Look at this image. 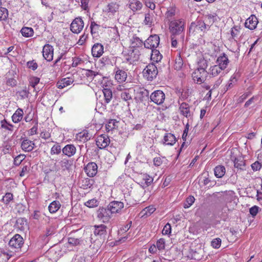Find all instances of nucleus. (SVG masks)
<instances>
[{
    "instance_id": "nucleus-24",
    "label": "nucleus",
    "mask_w": 262,
    "mask_h": 262,
    "mask_svg": "<svg viewBox=\"0 0 262 262\" xmlns=\"http://www.w3.org/2000/svg\"><path fill=\"white\" fill-rule=\"evenodd\" d=\"M203 250L201 248L198 249H190L189 251V254L188 256L191 259L199 260L202 258Z\"/></svg>"
},
{
    "instance_id": "nucleus-63",
    "label": "nucleus",
    "mask_w": 262,
    "mask_h": 262,
    "mask_svg": "<svg viewBox=\"0 0 262 262\" xmlns=\"http://www.w3.org/2000/svg\"><path fill=\"white\" fill-rule=\"evenodd\" d=\"M251 166L253 171H258L261 169L262 165L258 161H256L252 164Z\"/></svg>"
},
{
    "instance_id": "nucleus-48",
    "label": "nucleus",
    "mask_w": 262,
    "mask_h": 262,
    "mask_svg": "<svg viewBox=\"0 0 262 262\" xmlns=\"http://www.w3.org/2000/svg\"><path fill=\"white\" fill-rule=\"evenodd\" d=\"M240 27L236 26L233 27L231 30V35L232 38L234 40H236V38H237L239 34Z\"/></svg>"
},
{
    "instance_id": "nucleus-30",
    "label": "nucleus",
    "mask_w": 262,
    "mask_h": 262,
    "mask_svg": "<svg viewBox=\"0 0 262 262\" xmlns=\"http://www.w3.org/2000/svg\"><path fill=\"white\" fill-rule=\"evenodd\" d=\"M23 110L20 108H17L12 116L13 122L15 123L20 122L23 118Z\"/></svg>"
},
{
    "instance_id": "nucleus-21",
    "label": "nucleus",
    "mask_w": 262,
    "mask_h": 262,
    "mask_svg": "<svg viewBox=\"0 0 262 262\" xmlns=\"http://www.w3.org/2000/svg\"><path fill=\"white\" fill-rule=\"evenodd\" d=\"M76 151V148L73 144H68L62 149L63 154L68 157H71L74 156L75 154Z\"/></svg>"
},
{
    "instance_id": "nucleus-50",
    "label": "nucleus",
    "mask_w": 262,
    "mask_h": 262,
    "mask_svg": "<svg viewBox=\"0 0 262 262\" xmlns=\"http://www.w3.org/2000/svg\"><path fill=\"white\" fill-rule=\"evenodd\" d=\"M61 151V146L58 144H54L51 149L50 154L52 155H59Z\"/></svg>"
},
{
    "instance_id": "nucleus-55",
    "label": "nucleus",
    "mask_w": 262,
    "mask_h": 262,
    "mask_svg": "<svg viewBox=\"0 0 262 262\" xmlns=\"http://www.w3.org/2000/svg\"><path fill=\"white\" fill-rule=\"evenodd\" d=\"M222 240L220 238L213 239L211 242V246L215 249H219L221 245Z\"/></svg>"
},
{
    "instance_id": "nucleus-39",
    "label": "nucleus",
    "mask_w": 262,
    "mask_h": 262,
    "mask_svg": "<svg viewBox=\"0 0 262 262\" xmlns=\"http://www.w3.org/2000/svg\"><path fill=\"white\" fill-rule=\"evenodd\" d=\"M118 122L115 119H110L106 124V130L107 132L112 130L117 127Z\"/></svg>"
},
{
    "instance_id": "nucleus-60",
    "label": "nucleus",
    "mask_w": 262,
    "mask_h": 262,
    "mask_svg": "<svg viewBox=\"0 0 262 262\" xmlns=\"http://www.w3.org/2000/svg\"><path fill=\"white\" fill-rule=\"evenodd\" d=\"M27 66L28 68L31 69L33 71L36 70L38 67L37 63L34 60L29 61L27 62Z\"/></svg>"
},
{
    "instance_id": "nucleus-44",
    "label": "nucleus",
    "mask_w": 262,
    "mask_h": 262,
    "mask_svg": "<svg viewBox=\"0 0 262 262\" xmlns=\"http://www.w3.org/2000/svg\"><path fill=\"white\" fill-rule=\"evenodd\" d=\"M13 200V195L10 192H7L3 196L1 201L5 205H8Z\"/></svg>"
},
{
    "instance_id": "nucleus-10",
    "label": "nucleus",
    "mask_w": 262,
    "mask_h": 262,
    "mask_svg": "<svg viewBox=\"0 0 262 262\" xmlns=\"http://www.w3.org/2000/svg\"><path fill=\"white\" fill-rule=\"evenodd\" d=\"M150 99L155 103L160 105L164 102L165 95L162 91L157 90L151 94Z\"/></svg>"
},
{
    "instance_id": "nucleus-43",
    "label": "nucleus",
    "mask_w": 262,
    "mask_h": 262,
    "mask_svg": "<svg viewBox=\"0 0 262 262\" xmlns=\"http://www.w3.org/2000/svg\"><path fill=\"white\" fill-rule=\"evenodd\" d=\"M216 19V14H208L205 16L204 21L208 24H209V27L211 25Z\"/></svg>"
},
{
    "instance_id": "nucleus-26",
    "label": "nucleus",
    "mask_w": 262,
    "mask_h": 262,
    "mask_svg": "<svg viewBox=\"0 0 262 262\" xmlns=\"http://www.w3.org/2000/svg\"><path fill=\"white\" fill-rule=\"evenodd\" d=\"M103 53V47L100 43L95 44L92 48V54L94 57H99Z\"/></svg>"
},
{
    "instance_id": "nucleus-7",
    "label": "nucleus",
    "mask_w": 262,
    "mask_h": 262,
    "mask_svg": "<svg viewBox=\"0 0 262 262\" xmlns=\"http://www.w3.org/2000/svg\"><path fill=\"white\" fill-rule=\"evenodd\" d=\"M160 42V38L157 35L150 36L144 42V47L149 49L157 48Z\"/></svg>"
},
{
    "instance_id": "nucleus-46",
    "label": "nucleus",
    "mask_w": 262,
    "mask_h": 262,
    "mask_svg": "<svg viewBox=\"0 0 262 262\" xmlns=\"http://www.w3.org/2000/svg\"><path fill=\"white\" fill-rule=\"evenodd\" d=\"M1 126L2 128L5 129L13 131L14 126L9 123H8L5 119L1 121Z\"/></svg>"
},
{
    "instance_id": "nucleus-45",
    "label": "nucleus",
    "mask_w": 262,
    "mask_h": 262,
    "mask_svg": "<svg viewBox=\"0 0 262 262\" xmlns=\"http://www.w3.org/2000/svg\"><path fill=\"white\" fill-rule=\"evenodd\" d=\"M99 202L96 199L89 200L84 203V205L89 208L96 207L99 205Z\"/></svg>"
},
{
    "instance_id": "nucleus-13",
    "label": "nucleus",
    "mask_w": 262,
    "mask_h": 262,
    "mask_svg": "<svg viewBox=\"0 0 262 262\" xmlns=\"http://www.w3.org/2000/svg\"><path fill=\"white\" fill-rule=\"evenodd\" d=\"M179 110L180 114L187 118H191L193 116L189 104L186 102H182L180 104Z\"/></svg>"
},
{
    "instance_id": "nucleus-36",
    "label": "nucleus",
    "mask_w": 262,
    "mask_h": 262,
    "mask_svg": "<svg viewBox=\"0 0 262 262\" xmlns=\"http://www.w3.org/2000/svg\"><path fill=\"white\" fill-rule=\"evenodd\" d=\"M142 180L140 183L143 187L148 186L153 181L151 177L146 174L142 176Z\"/></svg>"
},
{
    "instance_id": "nucleus-54",
    "label": "nucleus",
    "mask_w": 262,
    "mask_h": 262,
    "mask_svg": "<svg viewBox=\"0 0 262 262\" xmlns=\"http://www.w3.org/2000/svg\"><path fill=\"white\" fill-rule=\"evenodd\" d=\"M195 199L193 196H188L186 200V203L184 204V207L185 208H189L194 202Z\"/></svg>"
},
{
    "instance_id": "nucleus-29",
    "label": "nucleus",
    "mask_w": 262,
    "mask_h": 262,
    "mask_svg": "<svg viewBox=\"0 0 262 262\" xmlns=\"http://www.w3.org/2000/svg\"><path fill=\"white\" fill-rule=\"evenodd\" d=\"M72 164L73 162L72 160L66 158L63 159L59 162L60 168L62 171L70 170L72 165Z\"/></svg>"
},
{
    "instance_id": "nucleus-14",
    "label": "nucleus",
    "mask_w": 262,
    "mask_h": 262,
    "mask_svg": "<svg viewBox=\"0 0 262 262\" xmlns=\"http://www.w3.org/2000/svg\"><path fill=\"white\" fill-rule=\"evenodd\" d=\"M120 7V5L117 2H112L107 5L104 12L108 15H115L119 12Z\"/></svg>"
},
{
    "instance_id": "nucleus-47",
    "label": "nucleus",
    "mask_w": 262,
    "mask_h": 262,
    "mask_svg": "<svg viewBox=\"0 0 262 262\" xmlns=\"http://www.w3.org/2000/svg\"><path fill=\"white\" fill-rule=\"evenodd\" d=\"M8 11L4 7L0 8V20H6L8 17Z\"/></svg>"
},
{
    "instance_id": "nucleus-33",
    "label": "nucleus",
    "mask_w": 262,
    "mask_h": 262,
    "mask_svg": "<svg viewBox=\"0 0 262 262\" xmlns=\"http://www.w3.org/2000/svg\"><path fill=\"white\" fill-rule=\"evenodd\" d=\"M214 172L216 177L221 178L225 175L226 169L223 165H218L214 168Z\"/></svg>"
},
{
    "instance_id": "nucleus-59",
    "label": "nucleus",
    "mask_w": 262,
    "mask_h": 262,
    "mask_svg": "<svg viewBox=\"0 0 262 262\" xmlns=\"http://www.w3.org/2000/svg\"><path fill=\"white\" fill-rule=\"evenodd\" d=\"M19 95L21 99H25L29 97V90L25 88L24 89L18 92Z\"/></svg>"
},
{
    "instance_id": "nucleus-3",
    "label": "nucleus",
    "mask_w": 262,
    "mask_h": 262,
    "mask_svg": "<svg viewBox=\"0 0 262 262\" xmlns=\"http://www.w3.org/2000/svg\"><path fill=\"white\" fill-rule=\"evenodd\" d=\"M144 77L148 80L151 81L156 78L158 74V69L154 63H149L146 66L143 71Z\"/></svg>"
},
{
    "instance_id": "nucleus-40",
    "label": "nucleus",
    "mask_w": 262,
    "mask_h": 262,
    "mask_svg": "<svg viewBox=\"0 0 262 262\" xmlns=\"http://www.w3.org/2000/svg\"><path fill=\"white\" fill-rule=\"evenodd\" d=\"M103 93L104 96L105 102L108 103L112 98V92L110 89L104 88Z\"/></svg>"
},
{
    "instance_id": "nucleus-31",
    "label": "nucleus",
    "mask_w": 262,
    "mask_h": 262,
    "mask_svg": "<svg viewBox=\"0 0 262 262\" xmlns=\"http://www.w3.org/2000/svg\"><path fill=\"white\" fill-rule=\"evenodd\" d=\"M16 226L21 231H25L28 228V222L26 219L19 217L17 219Z\"/></svg>"
},
{
    "instance_id": "nucleus-32",
    "label": "nucleus",
    "mask_w": 262,
    "mask_h": 262,
    "mask_svg": "<svg viewBox=\"0 0 262 262\" xmlns=\"http://www.w3.org/2000/svg\"><path fill=\"white\" fill-rule=\"evenodd\" d=\"M143 41L138 37H133L130 39V49H138V48L142 47Z\"/></svg>"
},
{
    "instance_id": "nucleus-19",
    "label": "nucleus",
    "mask_w": 262,
    "mask_h": 262,
    "mask_svg": "<svg viewBox=\"0 0 262 262\" xmlns=\"http://www.w3.org/2000/svg\"><path fill=\"white\" fill-rule=\"evenodd\" d=\"M229 60L227 55L223 53L222 55L220 56L216 59V65L219 67L222 68V69L224 71L228 65Z\"/></svg>"
},
{
    "instance_id": "nucleus-56",
    "label": "nucleus",
    "mask_w": 262,
    "mask_h": 262,
    "mask_svg": "<svg viewBox=\"0 0 262 262\" xmlns=\"http://www.w3.org/2000/svg\"><path fill=\"white\" fill-rule=\"evenodd\" d=\"M156 208L154 206H149L143 210V211L145 212L144 214L146 216H149L154 212Z\"/></svg>"
},
{
    "instance_id": "nucleus-9",
    "label": "nucleus",
    "mask_w": 262,
    "mask_h": 262,
    "mask_svg": "<svg viewBox=\"0 0 262 262\" xmlns=\"http://www.w3.org/2000/svg\"><path fill=\"white\" fill-rule=\"evenodd\" d=\"M94 235L97 237L98 239H104L107 235V227L103 224L99 225H95L93 226Z\"/></svg>"
},
{
    "instance_id": "nucleus-15",
    "label": "nucleus",
    "mask_w": 262,
    "mask_h": 262,
    "mask_svg": "<svg viewBox=\"0 0 262 262\" xmlns=\"http://www.w3.org/2000/svg\"><path fill=\"white\" fill-rule=\"evenodd\" d=\"M114 72L115 73V79L118 82L122 83L126 80L127 73L124 70L116 67L114 70Z\"/></svg>"
},
{
    "instance_id": "nucleus-34",
    "label": "nucleus",
    "mask_w": 262,
    "mask_h": 262,
    "mask_svg": "<svg viewBox=\"0 0 262 262\" xmlns=\"http://www.w3.org/2000/svg\"><path fill=\"white\" fill-rule=\"evenodd\" d=\"M61 207L60 202L58 201H54L49 205L48 207L50 213H54L57 212Z\"/></svg>"
},
{
    "instance_id": "nucleus-4",
    "label": "nucleus",
    "mask_w": 262,
    "mask_h": 262,
    "mask_svg": "<svg viewBox=\"0 0 262 262\" xmlns=\"http://www.w3.org/2000/svg\"><path fill=\"white\" fill-rule=\"evenodd\" d=\"M24 243L23 238L18 234L14 235L10 240L8 245L12 250H19Z\"/></svg>"
},
{
    "instance_id": "nucleus-1",
    "label": "nucleus",
    "mask_w": 262,
    "mask_h": 262,
    "mask_svg": "<svg viewBox=\"0 0 262 262\" xmlns=\"http://www.w3.org/2000/svg\"><path fill=\"white\" fill-rule=\"evenodd\" d=\"M185 28V21L183 19H178L171 20L169 23V31L172 35L180 36L184 37V30Z\"/></svg>"
},
{
    "instance_id": "nucleus-61",
    "label": "nucleus",
    "mask_w": 262,
    "mask_h": 262,
    "mask_svg": "<svg viewBox=\"0 0 262 262\" xmlns=\"http://www.w3.org/2000/svg\"><path fill=\"white\" fill-rule=\"evenodd\" d=\"M39 82V78L36 77H33L30 79V85L32 88H35L36 85Z\"/></svg>"
},
{
    "instance_id": "nucleus-18",
    "label": "nucleus",
    "mask_w": 262,
    "mask_h": 262,
    "mask_svg": "<svg viewBox=\"0 0 262 262\" xmlns=\"http://www.w3.org/2000/svg\"><path fill=\"white\" fill-rule=\"evenodd\" d=\"M98 167L94 162H90L84 168V171L90 177H93L97 173Z\"/></svg>"
},
{
    "instance_id": "nucleus-53",
    "label": "nucleus",
    "mask_w": 262,
    "mask_h": 262,
    "mask_svg": "<svg viewBox=\"0 0 262 262\" xmlns=\"http://www.w3.org/2000/svg\"><path fill=\"white\" fill-rule=\"evenodd\" d=\"M176 14V9L171 7L169 8L166 12L165 15L169 20L171 19Z\"/></svg>"
},
{
    "instance_id": "nucleus-52",
    "label": "nucleus",
    "mask_w": 262,
    "mask_h": 262,
    "mask_svg": "<svg viewBox=\"0 0 262 262\" xmlns=\"http://www.w3.org/2000/svg\"><path fill=\"white\" fill-rule=\"evenodd\" d=\"M235 167L243 169L245 167V162L242 159H235L234 162Z\"/></svg>"
},
{
    "instance_id": "nucleus-20",
    "label": "nucleus",
    "mask_w": 262,
    "mask_h": 262,
    "mask_svg": "<svg viewBox=\"0 0 262 262\" xmlns=\"http://www.w3.org/2000/svg\"><path fill=\"white\" fill-rule=\"evenodd\" d=\"M257 23L258 20L256 17L252 15L246 19L245 23V26L250 30H253L256 28Z\"/></svg>"
},
{
    "instance_id": "nucleus-51",
    "label": "nucleus",
    "mask_w": 262,
    "mask_h": 262,
    "mask_svg": "<svg viewBox=\"0 0 262 262\" xmlns=\"http://www.w3.org/2000/svg\"><path fill=\"white\" fill-rule=\"evenodd\" d=\"M25 158L26 156L24 154H20L17 156L14 159V164L16 166L19 165Z\"/></svg>"
},
{
    "instance_id": "nucleus-11",
    "label": "nucleus",
    "mask_w": 262,
    "mask_h": 262,
    "mask_svg": "<svg viewBox=\"0 0 262 262\" xmlns=\"http://www.w3.org/2000/svg\"><path fill=\"white\" fill-rule=\"evenodd\" d=\"M209 24H206L204 20L197 21L196 23H191L190 29H194V31L199 32L200 31L205 32L209 29Z\"/></svg>"
},
{
    "instance_id": "nucleus-23",
    "label": "nucleus",
    "mask_w": 262,
    "mask_h": 262,
    "mask_svg": "<svg viewBox=\"0 0 262 262\" xmlns=\"http://www.w3.org/2000/svg\"><path fill=\"white\" fill-rule=\"evenodd\" d=\"M34 143L27 139H24L21 144V149L24 151L27 152L32 151L34 149Z\"/></svg>"
},
{
    "instance_id": "nucleus-57",
    "label": "nucleus",
    "mask_w": 262,
    "mask_h": 262,
    "mask_svg": "<svg viewBox=\"0 0 262 262\" xmlns=\"http://www.w3.org/2000/svg\"><path fill=\"white\" fill-rule=\"evenodd\" d=\"M157 247L159 250H164L165 247V241L164 238H160L157 242Z\"/></svg>"
},
{
    "instance_id": "nucleus-25",
    "label": "nucleus",
    "mask_w": 262,
    "mask_h": 262,
    "mask_svg": "<svg viewBox=\"0 0 262 262\" xmlns=\"http://www.w3.org/2000/svg\"><path fill=\"white\" fill-rule=\"evenodd\" d=\"M73 82L74 80L72 78H64L58 81L56 85L58 89H62L71 85Z\"/></svg>"
},
{
    "instance_id": "nucleus-64",
    "label": "nucleus",
    "mask_w": 262,
    "mask_h": 262,
    "mask_svg": "<svg viewBox=\"0 0 262 262\" xmlns=\"http://www.w3.org/2000/svg\"><path fill=\"white\" fill-rule=\"evenodd\" d=\"M99 28V25H97L95 22L93 21L91 24V32L92 34L94 33H96L97 32V30H98Z\"/></svg>"
},
{
    "instance_id": "nucleus-2",
    "label": "nucleus",
    "mask_w": 262,
    "mask_h": 262,
    "mask_svg": "<svg viewBox=\"0 0 262 262\" xmlns=\"http://www.w3.org/2000/svg\"><path fill=\"white\" fill-rule=\"evenodd\" d=\"M201 65L192 73V76L194 81L197 83H202L204 82L208 75L206 69L207 67L206 61L200 62Z\"/></svg>"
},
{
    "instance_id": "nucleus-6",
    "label": "nucleus",
    "mask_w": 262,
    "mask_h": 262,
    "mask_svg": "<svg viewBox=\"0 0 262 262\" xmlns=\"http://www.w3.org/2000/svg\"><path fill=\"white\" fill-rule=\"evenodd\" d=\"M112 213L110 210L107 208H99L97 211V217L102 220L103 223L108 222L112 216Z\"/></svg>"
},
{
    "instance_id": "nucleus-5",
    "label": "nucleus",
    "mask_w": 262,
    "mask_h": 262,
    "mask_svg": "<svg viewBox=\"0 0 262 262\" xmlns=\"http://www.w3.org/2000/svg\"><path fill=\"white\" fill-rule=\"evenodd\" d=\"M125 59L127 62L132 63L139 59L140 53L138 49H129L127 53L123 52Z\"/></svg>"
},
{
    "instance_id": "nucleus-17",
    "label": "nucleus",
    "mask_w": 262,
    "mask_h": 262,
    "mask_svg": "<svg viewBox=\"0 0 262 262\" xmlns=\"http://www.w3.org/2000/svg\"><path fill=\"white\" fill-rule=\"evenodd\" d=\"M112 214L119 212L124 207V204L121 202L113 201L107 205Z\"/></svg>"
},
{
    "instance_id": "nucleus-42",
    "label": "nucleus",
    "mask_w": 262,
    "mask_h": 262,
    "mask_svg": "<svg viewBox=\"0 0 262 262\" xmlns=\"http://www.w3.org/2000/svg\"><path fill=\"white\" fill-rule=\"evenodd\" d=\"M88 134L87 131L80 132L76 135V139L83 142L86 141L90 139Z\"/></svg>"
},
{
    "instance_id": "nucleus-49",
    "label": "nucleus",
    "mask_w": 262,
    "mask_h": 262,
    "mask_svg": "<svg viewBox=\"0 0 262 262\" xmlns=\"http://www.w3.org/2000/svg\"><path fill=\"white\" fill-rule=\"evenodd\" d=\"M183 65V61L180 55H179L176 59L174 63V69L177 70H180Z\"/></svg>"
},
{
    "instance_id": "nucleus-8",
    "label": "nucleus",
    "mask_w": 262,
    "mask_h": 262,
    "mask_svg": "<svg viewBox=\"0 0 262 262\" xmlns=\"http://www.w3.org/2000/svg\"><path fill=\"white\" fill-rule=\"evenodd\" d=\"M84 22L81 17L75 18L70 25V29L74 33L78 34L83 29Z\"/></svg>"
},
{
    "instance_id": "nucleus-62",
    "label": "nucleus",
    "mask_w": 262,
    "mask_h": 262,
    "mask_svg": "<svg viewBox=\"0 0 262 262\" xmlns=\"http://www.w3.org/2000/svg\"><path fill=\"white\" fill-rule=\"evenodd\" d=\"M30 171V166L26 165L23 166L22 169L19 173V176L21 177H23L27 174Z\"/></svg>"
},
{
    "instance_id": "nucleus-22",
    "label": "nucleus",
    "mask_w": 262,
    "mask_h": 262,
    "mask_svg": "<svg viewBox=\"0 0 262 262\" xmlns=\"http://www.w3.org/2000/svg\"><path fill=\"white\" fill-rule=\"evenodd\" d=\"M176 141L177 139L174 135L171 133H166L164 136L163 143L166 145L172 146Z\"/></svg>"
},
{
    "instance_id": "nucleus-58",
    "label": "nucleus",
    "mask_w": 262,
    "mask_h": 262,
    "mask_svg": "<svg viewBox=\"0 0 262 262\" xmlns=\"http://www.w3.org/2000/svg\"><path fill=\"white\" fill-rule=\"evenodd\" d=\"M171 227L169 223H167L164 227L162 233L163 235H169L171 233Z\"/></svg>"
},
{
    "instance_id": "nucleus-38",
    "label": "nucleus",
    "mask_w": 262,
    "mask_h": 262,
    "mask_svg": "<svg viewBox=\"0 0 262 262\" xmlns=\"http://www.w3.org/2000/svg\"><path fill=\"white\" fill-rule=\"evenodd\" d=\"M120 95L122 99L125 101L131 100L132 98V90L129 89L125 90L120 93Z\"/></svg>"
},
{
    "instance_id": "nucleus-27",
    "label": "nucleus",
    "mask_w": 262,
    "mask_h": 262,
    "mask_svg": "<svg viewBox=\"0 0 262 262\" xmlns=\"http://www.w3.org/2000/svg\"><path fill=\"white\" fill-rule=\"evenodd\" d=\"M208 74L211 75L213 77L217 76L218 75L221 74L222 75L224 74L223 70L222 69V68L219 67L218 66L214 65L210 67L209 68Z\"/></svg>"
},
{
    "instance_id": "nucleus-16",
    "label": "nucleus",
    "mask_w": 262,
    "mask_h": 262,
    "mask_svg": "<svg viewBox=\"0 0 262 262\" xmlns=\"http://www.w3.org/2000/svg\"><path fill=\"white\" fill-rule=\"evenodd\" d=\"M96 142L97 146L99 148L103 149L109 145L110 140L108 136L101 135L97 138Z\"/></svg>"
},
{
    "instance_id": "nucleus-35",
    "label": "nucleus",
    "mask_w": 262,
    "mask_h": 262,
    "mask_svg": "<svg viewBox=\"0 0 262 262\" xmlns=\"http://www.w3.org/2000/svg\"><path fill=\"white\" fill-rule=\"evenodd\" d=\"M85 76L89 79V80H92L94 78L97 76H100L104 80L105 78L102 76V75L98 72H95L91 70H85Z\"/></svg>"
},
{
    "instance_id": "nucleus-12",
    "label": "nucleus",
    "mask_w": 262,
    "mask_h": 262,
    "mask_svg": "<svg viewBox=\"0 0 262 262\" xmlns=\"http://www.w3.org/2000/svg\"><path fill=\"white\" fill-rule=\"evenodd\" d=\"M42 55L47 61L53 60L54 55L53 47L49 44L45 45L42 49Z\"/></svg>"
},
{
    "instance_id": "nucleus-28",
    "label": "nucleus",
    "mask_w": 262,
    "mask_h": 262,
    "mask_svg": "<svg viewBox=\"0 0 262 262\" xmlns=\"http://www.w3.org/2000/svg\"><path fill=\"white\" fill-rule=\"evenodd\" d=\"M142 7V3L138 0H133L129 4V8L134 12L141 10Z\"/></svg>"
},
{
    "instance_id": "nucleus-37",
    "label": "nucleus",
    "mask_w": 262,
    "mask_h": 262,
    "mask_svg": "<svg viewBox=\"0 0 262 262\" xmlns=\"http://www.w3.org/2000/svg\"><path fill=\"white\" fill-rule=\"evenodd\" d=\"M20 32L22 35L25 37H30L33 36L34 34L33 29L30 27H23Z\"/></svg>"
},
{
    "instance_id": "nucleus-41",
    "label": "nucleus",
    "mask_w": 262,
    "mask_h": 262,
    "mask_svg": "<svg viewBox=\"0 0 262 262\" xmlns=\"http://www.w3.org/2000/svg\"><path fill=\"white\" fill-rule=\"evenodd\" d=\"M151 58L155 61H160L162 59V55L159 51L155 49L151 50Z\"/></svg>"
}]
</instances>
